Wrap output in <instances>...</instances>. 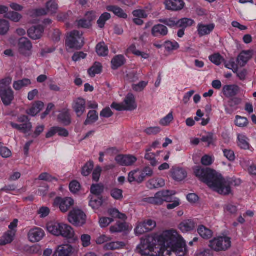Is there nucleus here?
Listing matches in <instances>:
<instances>
[{
    "instance_id": "19",
    "label": "nucleus",
    "mask_w": 256,
    "mask_h": 256,
    "mask_svg": "<svg viewBox=\"0 0 256 256\" xmlns=\"http://www.w3.org/2000/svg\"><path fill=\"white\" fill-rule=\"evenodd\" d=\"M125 110L128 111H132L137 108L135 97L132 94H128L123 102Z\"/></svg>"
},
{
    "instance_id": "44",
    "label": "nucleus",
    "mask_w": 256,
    "mask_h": 256,
    "mask_svg": "<svg viewBox=\"0 0 256 256\" xmlns=\"http://www.w3.org/2000/svg\"><path fill=\"white\" fill-rule=\"evenodd\" d=\"M158 22L171 28L178 25V20L174 18L159 19Z\"/></svg>"
},
{
    "instance_id": "54",
    "label": "nucleus",
    "mask_w": 256,
    "mask_h": 256,
    "mask_svg": "<svg viewBox=\"0 0 256 256\" xmlns=\"http://www.w3.org/2000/svg\"><path fill=\"white\" fill-rule=\"evenodd\" d=\"M224 211L226 213L234 214H236L237 212V208L232 204L228 203L224 205Z\"/></svg>"
},
{
    "instance_id": "23",
    "label": "nucleus",
    "mask_w": 256,
    "mask_h": 256,
    "mask_svg": "<svg viewBox=\"0 0 256 256\" xmlns=\"http://www.w3.org/2000/svg\"><path fill=\"white\" fill-rule=\"evenodd\" d=\"M144 180L141 172L139 170H134L128 174V181L129 182H136L140 184Z\"/></svg>"
},
{
    "instance_id": "22",
    "label": "nucleus",
    "mask_w": 256,
    "mask_h": 256,
    "mask_svg": "<svg viewBox=\"0 0 256 256\" xmlns=\"http://www.w3.org/2000/svg\"><path fill=\"white\" fill-rule=\"evenodd\" d=\"M43 31V28L39 26L37 27H32L30 28L28 31V34L30 38L36 40L41 38Z\"/></svg>"
},
{
    "instance_id": "37",
    "label": "nucleus",
    "mask_w": 256,
    "mask_h": 256,
    "mask_svg": "<svg viewBox=\"0 0 256 256\" xmlns=\"http://www.w3.org/2000/svg\"><path fill=\"white\" fill-rule=\"evenodd\" d=\"M151 147H149L146 150V153L144 158L146 160H149L151 165L154 166L157 164V162L155 159V154L151 152Z\"/></svg>"
},
{
    "instance_id": "7",
    "label": "nucleus",
    "mask_w": 256,
    "mask_h": 256,
    "mask_svg": "<svg viewBox=\"0 0 256 256\" xmlns=\"http://www.w3.org/2000/svg\"><path fill=\"white\" fill-rule=\"evenodd\" d=\"M86 216L79 209H74L68 216V222L74 226H80L86 222Z\"/></svg>"
},
{
    "instance_id": "28",
    "label": "nucleus",
    "mask_w": 256,
    "mask_h": 256,
    "mask_svg": "<svg viewBox=\"0 0 256 256\" xmlns=\"http://www.w3.org/2000/svg\"><path fill=\"white\" fill-rule=\"evenodd\" d=\"M32 84L30 80L26 78L14 81L13 83L14 88L18 91L22 88L28 86Z\"/></svg>"
},
{
    "instance_id": "52",
    "label": "nucleus",
    "mask_w": 256,
    "mask_h": 256,
    "mask_svg": "<svg viewBox=\"0 0 256 256\" xmlns=\"http://www.w3.org/2000/svg\"><path fill=\"white\" fill-rule=\"evenodd\" d=\"M212 62L216 66H219L224 60L223 58L219 54H215L209 57Z\"/></svg>"
},
{
    "instance_id": "36",
    "label": "nucleus",
    "mask_w": 256,
    "mask_h": 256,
    "mask_svg": "<svg viewBox=\"0 0 256 256\" xmlns=\"http://www.w3.org/2000/svg\"><path fill=\"white\" fill-rule=\"evenodd\" d=\"M46 8L48 12L55 14L58 9V4L56 0H48L46 4Z\"/></svg>"
},
{
    "instance_id": "2",
    "label": "nucleus",
    "mask_w": 256,
    "mask_h": 256,
    "mask_svg": "<svg viewBox=\"0 0 256 256\" xmlns=\"http://www.w3.org/2000/svg\"><path fill=\"white\" fill-rule=\"evenodd\" d=\"M163 242V256H184L186 252V242L174 230L164 232L160 238Z\"/></svg>"
},
{
    "instance_id": "34",
    "label": "nucleus",
    "mask_w": 256,
    "mask_h": 256,
    "mask_svg": "<svg viewBox=\"0 0 256 256\" xmlns=\"http://www.w3.org/2000/svg\"><path fill=\"white\" fill-rule=\"evenodd\" d=\"M102 66L100 63L96 62L94 66L88 70L89 75L91 77H94L96 74H99L102 72Z\"/></svg>"
},
{
    "instance_id": "9",
    "label": "nucleus",
    "mask_w": 256,
    "mask_h": 256,
    "mask_svg": "<svg viewBox=\"0 0 256 256\" xmlns=\"http://www.w3.org/2000/svg\"><path fill=\"white\" fill-rule=\"evenodd\" d=\"M156 226V222L152 220H148L139 223L135 229L137 235H141L152 231Z\"/></svg>"
},
{
    "instance_id": "45",
    "label": "nucleus",
    "mask_w": 256,
    "mask_h": 256,
    "mask_svg": "<svg viewBox=\"0 0 256 256\" xmlns=\"http://www.w3.org/2000/svg\"><path fill=\"white\" fill-rule=\"evenodd\" d=\"M124 246V244L123 242H116L106 244L105 248L108 250H116L122 248Z\"/></svg>"
},
{
    "instance_id": "11",
    "label": "nucleus",
    "mask_w": 256,
    "mask_h": 256,
    "mask_svg": "<svg viewBox=\"0 0 256 256\" xmlns=\"http://www.w3.org/2000/svg\"><path fill=\"white\" fill-rule=\"evenodd\" d=\"M44 236V232L40 228L35 227L30 230L28 234V240L32 242L40 241Z\"/></svg>"
},
{
    "instance_id": "56",
    "label": "nucleus",
    "mask_w": 256,
    "mask_h": 256,
    "mask_svg": "<svg viewBox=\"0 0 256 256\" xmlns=\"http://www.w3.org/2000/svg\"><path fill=\"white\" fill-rule=\"evenodd\" d=\"M110 195L116 200H120L122 198V190L118 188H113L110 191Z\"/></svg>"
},
{
    "instance_id": "4",
    "label": "nucleus",
    "mask_w": 256,
    "mask_h": 256,
    "mask_svg": "<svg viewBox=\"0 0 256 256\" xmlns=\"http://www.w3.org/2000/svg\"><path fill=\"white\" fill-rule=\"evenodd\" d=\"M66 44L70 48L80 49L84 44L83 34L74 30L68 34Z\"/></svg>"
},
{
    "instance_id": "40",
    "label": "nucleus",
    "mask_w": 256,
    "mask_h": 256,
    "mask_svg": "<svg viewBox=\"0 0 256 256\" xmlns=\"http://www.w3.org/2000/svg\"><path fill=\"white\" fill-rule=\"evenodd\" d=\"M58 120L64 126H68L71 122L70 114L68 112L60 113L58 116Z\"/></svg>"
},
{
    "instance_id": "53",
    "label": "nucleus",
    "mask_w": 256,
    "mask_h": 256,
    "mask_svg": "<svg viewBox=\"0 0 256 256\" xmlns=\"http://www.w3.org/2000/svg\"><path fill=\"white\" fill-rule=\"evenodd\" d=\"M159 192H164L163 194L161 196L164 202H170L171 200V196L176 194L174 191L170 190H162Z\"/></svg>"
},
{
    "instance_id": "51",
    "label": "nucleus",
    "mask_w": 256,
    "mask_h": 256,
    "mask_svg": "<svg viewBox=\"0 0 256 256\" xmlns=\"http://www.w3.org/2000/svg\"><path fill=\"white\" fill-rule=\"evenodd\" d=\"M164 46L168 51L176 50L179 48V44L177 42H172L169 40L166 41L164 42Z\"/></svg>"
},
{
    "instance_id": "14",
    "label": "nucleus",
    "mask_w": 256,
    "mask_h": 256,
    "mask_svg": "<svg viewBox=\"0 0 256 256\" xmlns=\"http://www.w3.org/2000/svg\"><path fill=\"white\" fill-rule=\"evenodd\" d=\"M164 4L168 10L176 12L182 10L185 4L182 0H166Z\"/></svg>"
},
{
    "instance_id": "5",
    "label": "nucleus",
    "mask_w": 256,
    "mask_h": 256,
    "mask_svg": "<svg viewBox=\"0 0 256 256\" xmlns=\"http://www.w3.org/2000/svg\"><path fill=\"white\" fill-rule=\"evenodd\" d=\"M208 246L216 252L223 251L230 247L231 242L227 236H220L210 240Z\"/></svg>"
},
{
    "instance_id": "21",
    "label": "nucleus",
    "mask_w": 256,
    "mask_h": 256,
    "mask_svg": "<svg viewBox=\"0 0 256 256\" xmlns=\"http://www.w3.org/2000/svg\"><path fill=\"white\" fill-rule=\"evenodd\" d=\"M252 51H242L237 58V62L240 66H244L252 56Z\"/></svg>"
},
{
    "instance_id": "42",
    "label": "nucleus",
    "mask_w": 256,
    "mask_h": 256,
    "mask_svg": "<svg viewBox=\"0 0 256 256\" xmlns=\"http://www.w3.org/2000/svg\"><path fill=\"white\" fill-rule=\"evenodd\" d=\"M5 17L15 22H18L22 18V16L14 12H10L7 13Z\"/></svg>"
},
{
    "instance_id": "62",
    "label": "nucleus",
    "mask_w": 256,
    "mask_h": 256,
    "mask_svg": "<svg viewBox=\"0 0 256 256\" xmlns=\"http://www.w3.org/2000/svg\"><path fill=\"white\" fill-rule=\"evenodd\" d=\"M38 179L41 180H45L49 182H52L54 180H57L56 178L52 176L47 172L41 174L38 176Z\"/></svg>"
},
{
    "instance_id": "57",
    "label": "nucleus",
    "mask_w": 256,
    "mask_h": 256,
    "mask_svg": "<svg viewBox=\"0 0 256 256\" xmlns=\"http://www.w3.org/2000/svg\"><path fill=\"white\" fill-rule=\"evenodd\" d=\"M114 221L113 219L110 218L102 217L99 220L100 226L102 228L107 227Z\"/></svg>"
},
{
    "instance_id": "10",
    "label": "nucleus",
    "mask_w": 256,
    "mask_h": 256,
    "mask_svg": "<svg viewBox=\"0 0 256 256\" xmlns=\"http://www.w3.org/2000/svg\"><path fill=\"white\" fill-rule=\"evenodd\" d=\"M154 244L150 242V240L146 238L142 240L140 244L136 248V252L142 255L148 256L154 250Z\"/></svg>"
},
{
    "instance_id": "50",
    "label": "nucleus",
    "mask_w": 256,
    "mask_h": 256,
    "mask_svg": "<svg viewBox=\"0 0 256 256\" xmlns=\"http://www.w3.org/2000/svg\"><path fill=\"white\" fill-rule=\"evenodd\" d=\"M104 186L100 184H93L91 186V192L95 195L99 196L104 192Z\"/></svg>"
},
{
    "instance_id": "18",
    "label": "nucleus",
    "mask_w": 256,
    "mask_h": 256,
    "mask_svg": "<svg viewBox=\"0 0 256 256\" xmlns=\"http://www.w3.org/2000/svg\"><path fill=\"white\" fill-rule=\"evenodd\" d=\"M168 28L161 24L154 26L152 29V34L154 37H164L168 34Z\"/></svg>"
},
{
    "instance_id": "46",
    "label": "nucleus",
    "mask_w": 256,
    "mask_h": 256,
    "mask_svg": "<svg viewBox=\"0 0 256 256\" xmlns=\"http://www.w3.org/2000/svg\"><path fill=\"white\" fill-rule=\"evenodd\" d=\"M9 22L5 20H0V35H4L8 31Z\"/></svg>"
},
{
    "instance_id": "26",
    "label": "nucleus",
    "mask_w": 256,
    "mask_h": 256,
    "mask_svg": "<svg viewBox=\"0 0 256 256\" xmlns=\"http://www.w3.org/2000/svg\"><path fill=\"white\" fill-rule=\"evenodd\" d=\"M16 230H8L0 240V246H4L11 243L15 236Z\"/></svg>"
},
{
    "instance_id": "27",
    "label": "nucleus",
    "mask_w": 256,
    "mask_h": 256,
    "mask_svg": "<svg viewBox=\"0 0 256 256\" xmlns=\"http://www.w3.org/2000/svg\"><path fill=\"white\" fill-rule=\"evenodd\" d=\"M106 9L108 11L112 12L117 16L126 19L128 18V15L124 12V10L118 6H106Z\"/></svg>"
},
{
    "instance_id": "15",
    "label": "nucleus",
    "mask_w": 256,
    "mask_h": 256,
    "mask_svg": "<svg viewBox=\"0 0 256 256\" xmlns=\"http://www.w3.org/2000/svg\"><path fill=\"white\" fill-rule=\"evenodd\" d=\"M73 248L70 244L58 246L52 256H71Z\"/></svg>"
},
{
    "instance_id": "49",
    "label": "nucleus",
    "mask_w": 256,
    "mask_h": 256,
    "mask_svg": "<svg viewBox=\"0 0 256 256\" xmlns=\"http://www.w3.org/2000/svg\"><path fill=\"white\" fill-rule=\"evenodd\" d=\"M164 194V192H157L154 197H152L149 198V202L152 204H161L163 202L164 200H162L161 196L162 194Z\"/></svg>"
},
{
    "instance_id": "1",
    "label": "nucleus",
    "mask_w": 256,
    "mask_h": 256,
    "mask_svg": "<svg viewBox=\"0 0 256 256\" xmlns=\"http://www.w3.org/2000/svg\"><path fill=\"white\" fill-rule=\"evenodd\" d=\"M194 172L197 178L218 194L228 195L231 193L232 182L230 179L224 178L221 174L209 168L196 166Z\"/></svg>"
},
{
    "instance_id": "12",
    "label": "nucleus",
    "mask_w": 256,
    "mask_h": 256,
    "mask_svg": "<svg viewBox=\"0 0 256 256\" xmlns=\"http://www.w3.org/2000/svg\"><path fill=\"white\" fill-rule=\"evenodd\" d=\"M72 108L78 117L81 116L86 110V100L78 98L74 100Z\"/></svg>"
},
{
    "instance_id": "29",
    "label": "nucleus",
    "mask_w": 256,
    "mask_h": 256,
    "mask_svg": "<svg viewBox=\"0 0 256 256\" xmlns=\"http://www.w3.org/2000/svg\"><path fill=\"white\" fill-rule=\"evenodd\" d=\"M164 181L160 178H153L150 180L147 183V187L150 189L158 188L164 186Z\"/></svg>"
},
{
    "instance_id": "13",
    "label": "nucleus",
    "mask_w": 256,
    "mask_h": 256,
    "mask_svg": "<svg viewBox=\"0 0 256 256\" xmlns=\"http://www.w3.org/2000/svg\"><path fill=\"white\" fill-rule=\"evenodd\" d=\"M0 96L4 104L8 106L11 104L14 99V92L10 88L1 89Z\"/></svg>"
},
{
    "instance_id": "16",
    "label": "nucleus",
    "mask_w": 256,
    "mask_h": 256,
    "mask_svg": "<svg viewBox=\"0 0 256 256\" xmlns=\"http://www.w3.org/2000/svg\"><path fill=\"white\" fill-rule=\"evenodd\" d=\"M215 25L214 24H204L200 23L197 26V32L200 37L210 34L214 30Z\"/></svg>"
},
{
    "instance_id": "8",
    "label": "nucleus",
    "mask_w": 256,
    "mask_h": 256,
    "mask_svg": "<svg viewBox=\"0 0 256 256\" xmlns=\"http://www.w3.org/2000/svg\"><path fill=\"white\" fill-rule=\"evenodd\" d=\"M55 206H58L62 212H67L74 204V200L70 198H61L57 197L54 202Z\"/></svg>"
},
{
    "instance_id": "39",
    "label": "nucleus",
    "mask_w": 256,
    "mask_h": 256,
    "mask_svg": "<svg viewBox=\"0 0 256 256\" xmlns=\"http://www.w3.org/2000/svg\"><path fill=\"white\" fill-rule=\"evenodd\" d=\"M194 23V21L190 18H182L178 20V25L179 28H186L192 26Z\"/></svg>"
},
{
    "instance_id": "55",
    "label": "nucleus",
    "mask_w": 256,
    "mask_h": 256,
    "mask_svg": "<svg viewBox=\"0 0 256 256\" xmlns=\"http://www.w3.org/2000/svg\"><path fill=\"white\" fill-rule=\"evenodd\" d=\"M174 120L172 112L169 113L166 116L162 118L160 124L164 126H166L168 125Z\"/></svg>"
},
{
    "instance_id": "24",
    "label": "nucleus",
    "mask_w": 256,
    "mask_h": 256,
    "mask_svg": "<svg viewBox=\"0 0 256 256\" xmlns=\"http://www.w3.org/2000/svg\"><path fill=\"white\" fill-rule=\"evenodd\" d=\"M196 226L194 222L190 220H187L182 222L179 225V228L183 232L191 231Z\"/></svg>"
},
{
    "instance_id": "38",
    "label": "nucleus",
    "mask_w": 256,
    "mask_h": 256,
    "mask_svg": "<svg viewBox=\"0 0 256 256\" xmlns=\"http://www.w3.org/2000/svg\"><path fill=\"white\" fill-rule=\"evenodd\" d=\"M238 146L242 149L248 150L250 148V144L248 142V138L244 136L239 134L238 137Z\"/></svg>"
},
{
    "instance_id": "59",
    "label": "nucleus",
    "mask_w": 256,
    "mask_h": 256,
    "mask_svg": "<svg viewBox=\"0 0 256 256\" xmlns=\"http://www.w3.org/2000/svg\"><path fill=\"white\" fill-rule=\"evenodd\" d=\"M80 240L82 242V246L84 248L88 246L91 244V237L88 234H82L80 237Z\"/></svg>"
},
{
    "instance_id": "30",
    "label": "nucleus",
    "mask_w": 256,
    "mask_h": 256,
    "mask_svg": "<svg viewBox=\"0 0 256 256\" xmlns=\"http://www.w3.org/2000/svg\"><path fill=\"white\" fill-rule=\"evenodd\" d=\"M126 60L122 55H117L112 60V68L116 70L124 64Z\"/></svg>"
},
{
    "instance_id": "25",
    "label": "nucleus",
    "mask_w": 256,
    "mask_h": 256,
    "mask_svg": "<svg viewBox=\"0 0 256 256\" xmlns=\"http://www.w3.org/2000/svg\"><path fill=\"white\" fill-rule=\"evenodd\" d=\"M44 106V104L41 101H37L32 104L30 108L26 110V114L34 116L40 112Z\"/></svg>"
},
{
    "instance_id": "60",
    "label": "nucleus",
    "mask_w": 256,
    "mask_h": 256,
    "mask_svg": "<svg viewBox=\"0 0 256 256\" xmlns=\"http://www.w3.org/2000/svg\"><path fill=\"white\" fill-rule=\"evenodd\" d=\"M12 79L10 77H7L0 80V90L3 88H10L12 83Z\"/></svg>"
},
{
    "instance_id": "35",
    "label": "nucleus",
    "mask_w": 256,
    "mask_h": 256,
    "mask_svg": "<svg viewBox=\"0 0 256 256\" xmlns=\"http://www.w3.org/2000/svg\"><path fill=\"white\" fill-rule=\"evenodd\" d=\"M96 52L98 56H104L108 55V50L104 42H100L96 46Z\"/></svg>"
},
{
    "instance_id": "43",
    "label": "nucleus",
    "mask_w": 256,
    "mask_h": 256,
    "mask_svg": "<svg viewBox=\"0 0 256 256\" xmlns=\"http://www.w3.org/2000/svg\"><path fill=\"white\" fill-rule=\"evenodd\" d=\"M234 122L236 126L240 128L246 127L248 124L247 118L239 116H236Z\"/></svg>"
},
{
    "instance_id": "32",
    "label": "nucleus",
    "mask_w": 256,
    "mask_h": 256,
    "mask_svg": "<svg viewBox=\"0 0 256 256\" xmlns=\"http://www.w3.org/2000/svg\"><path fill=\"white\" fill-rule=\"evenodd\" d=\"M98 116L96 111L94 110H90L87 115V118L84 122V124L86 126L92 124L98 120Z\"/></svg>"
},
{
    "instance_id": "3",
    "label": "nucleus",
    "mask_w": 256,
    "mask_h": 256,
    "mask_svg": "<svg viewBox=\"0 0 256 256\" xmlns=\"http://www.w3.org/2000/svg\"><path fill=\"white\" fill-rule=\"evenodd\" d=\"M47 230L49 232L56 236H62L72 241L78 240L74 236L72 228L66 224L56 222H50L47 224Z\"/></svg>"
},
{
    "instance_id": "41",
    "label": "nucleus",
    "mask_w": 256,
    "mask_h": 256,
    "mask_svg": "<svg viewBox=\"0 0 256 256\" xmlns=\"http://www.w3.org/2000/svg\"><path fill=\"white\" fill-rule=\"evenodd\" d=\"M111 18V15L108 12H104L101 15L97 22V24L100 28L104 27L106 22Z\"/></svg>"
},
{
    "instance_id": "64",
    "label": "nucleus",
    "mask_w": 256,
    "mask_h": 256,
    "mask_svg": "<svg viewBox=\"0 0 256 256\" xmlns=\"http://www.w3.org/2000/svg\"><path fill=\"white\" fill-rule=\"evenodd\" d=\"M102 200L101 198H98L97 199L92 200L90 202V206L93 209H98L102 204Z\"/></svg>"
},
{
    "instance_id": "47",
    "label": "nucleus",
    "mask_w": 256,
    "mask_h": 256,
    "mask_svg": "<svg viewBox=\"0 0 256 256\" xmlns=\"http://www.w3.org/2000/svg\"><path fill=\"white\" fill-rule=\"evenodd\" d=\"M94 168V163L92 162H88L82 167V174L84 176H88Z\"/></svg>"
},
{
    "instance_id": "48",
    "label": "nucleus",
    "mask_w": 256,
    "mask_h": 256,
    "mask_svg": "<svg viewBox=\"0 0 256 256\" xmlns=\"http://www.w3.org/2000/svg\"><path fill=\"white\" fill-rule=\"evenodd\" d=\"M108 212L113 218L122 220H125L126 218V216L124 214L120 213L116 208L110 209L108 210Z\"/></svg>"
},
{
    "instance_id": "33",
    "label": "nucleus",
    "mask_w": 256,
    "mask_h": 256,
    "mask_svg": "<svg viewBox=\"0 0 256 256\" xmlns=\"http://www.w3.org/2000/svg\"><path fill=\"white\" fill-rule=\"evenodd\" d=\"M127 230L126 224L124 222H118L116 224L110 227V231L112 233L121 232Z\"/></svg>"
},
{
    "instance_id": "17",
    "label": "nucleus",
    "mask_w": 256,
    "mask_h": 256,
    "mask_svg": "<svg viewBox=\"0 0 256 256\" xmlns=\"http://www.w3.org/2000/svg\"><path fill=\"white\" fill-rule=\"evenodd\" d=\"M240 91V88L237 85H226L223 88L224 94L227 98H233Z\"/></svg>"
},
{
    "instance_id": "6",
    "label": "nucleus",
    "mask_w": 256,
    "mask_h": 256,
    "mask_svg": "<svg viewBox=\"0 0 256 256\" xmlns=\"http://www.w3.org/2000/svg\"><path fill=\"white\" fill-rule=\"evenodd\" d=\"M32 45L28 38L22 37L19 39L18 43V54L24 57L29 58L32 54Z\"/></svg>"
},
{
    "instance_id": "63",
    "label": "nucleus",
    "mask_w": 256,
    "mask_h": 256,
    "mask_svg": "<svg viewBox=\"0 0 256 256\" xmlns=\"http://www.w3.org/2000/svg\"><path fill=\"white\" fill-rule=\"evenodd\" d=\"M69 188L70 192L75 194L79 191L80 186L78 182L76 180H73L70 183Z\"/></svg>"
},
{
    "instance_id": "61",
    "label": "nucleus",
    "mask_w": 256,
    "mask_h": 256,
    "mask_svg": "<svg viewBox=\"0 0 256 256\" xmlns=\"http://www.w3.org/2000/svg\"><path fill=\"white\" fill-rule=\"evenodd\" d=\"M0 155L4 158H8L12 155L11 151L6 147L2 146L1 142H0Z\"/></svg>"
},
{
    "instance_id": "20",
    "label": "nucleus",
    "mask_w": 256,
    "mask_h": 256,
    "mask_svg": "<svg viewBox=\"0 0 256 256\" xmlns=\"http://www.w3.org/2000/svg\"><path fill=\"white\" fill-rule=\"evenodd\" d=\"M171 176L176 181H182L187 176V172L180 168H173L170 170Z\"/></svg>"
},
{
    "instance_id": "58",
    "label": "nucleus",
    "mask_w": 256,
    "mask_h": 256,
    "mask_svg": "<svg viewBox=\"0 0 256 256\" xmlns=\"http://www.w3.org/2000/svg\"><path fill=\"white\" fill-rule=\"evenodd\" d=\"M77 26L78 28H87L91 26V24L90 23V20H86L84 18L76 21Z\"/></svg>"
},
{
    "instance_id": "31",
    "label": "nucleus",
    "mask_w": 256,
    "mask_h": 256,
    "mask_svg": "<svg viewBox=\"0 0 256 256\" xmlns=\"http://www.w3.org/2000/svg\"><path fill=\"white\" fill-rule=\"evenodd\" d=\"M198 232L200 236L205 240H208L212 238V232L204 226H200L198 228Z\"/></svg>"
}]
</instances>
